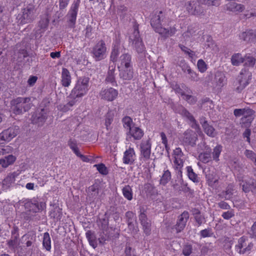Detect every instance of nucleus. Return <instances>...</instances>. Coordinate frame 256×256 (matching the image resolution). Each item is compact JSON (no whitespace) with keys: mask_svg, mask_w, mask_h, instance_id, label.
Returning <instances> with one entry per match:
<instances>
[{"mask_svg":"<svg viewBox=\"0 0 256 256\" xmlns=\"http://www.w3.org/2000/svg\"><path fill=\"white\" fill-rule=\"evenodd\" d=\"M90 89L89 78L81 77L78 79L70 94L72 100L67 104V106H73L76 102L77 98H80L88 93Z\"/></svg>","mask_w":256,"mask_h":256,"instance_id":"nucleus-1","label":"nucleus"},{"mask_svg":"<svg viewBox=\"0 0 256 256\" xmlns=\"http://www.w3.org/2000/svg\"><path fill=\"white\" fill-rule=\"evenodd\" d=\"M200 236L202 238L210 237L212 235L211 230L208 229H204L200 232Z\"/></svg>","mask_w":256,"mask_h":256,"instance_id":"nucleus-57","label":"nucleus"},{"mask_svg":"<svg viewBox=\"0 0 256 256\" xmlns=\"http://www.w3.org/2000/svg\"><path fill=\"white\" fill-rule=\"evenodd\" d=\"M144 132L140 128L133 126L127 132L128 136L132 138L135 140H140L144 136Z\"/></svg>","mask_w":256,"mask_h":256,"instance_id":"nucleus-19","label":"nucleus"},{"mask_svg":"<svg viewBox=\"0 0 256 256\" xmlns=\"http://www.w3.org/2000/svg\"><path fill=\"white\" fill-rule=\"evenodd\" d=\"M206 178L208 185L211 186H214L215 184L218 182V180L214 178H211L210 176H207Z\"/></svg>","mask_w":256,"mask_h":256,"instance_id":"nucleus-58","label":"nucleus"},{"mask_svg":"<svg viewBox=\"0 0 256 256\" xmlns=\"http://www.w3.org/2000/svg\"><path fill=\"white\" fill-rule=\"evenodd\" d=\"M119 55V50L118 47H114L110 54V60L112 62H116Z\"/></svg>","mask_w":256,"mask_h":256,"instance_id":"nucleus-51","label":"nucleus"},{"mask_svg":"<svg viewBox=\"0 0 256 256\" xmlns=\"http://www.w3.org/2000/svg\"><path fill=\"white\" fill-rule=\"evenodd\" d=\"M120 75L124 80H130L133 78L134 72L132 66L126 68H120Z\"/></svg>","mask_w":256,"mask_h":256,"instance_id":"nucleus-26","label":"nucleus"},{"mask_svg":"<svg viewBox=\"0 0 256 256\" xmlns=\"http://www.w3.org/2000/svg\"><path fill=\"white\" fill-rule=\"evenodd\" d=\"M60 82L64 87H68L72 83V76L69 70L63 68L61 72Z\"/></svg>","mask_w":256,"mask_h":256,"instance_id":"nucleus-17","label":"nucleus"},{"mask_svg":"<svg viewBox=\"0 0 256 256\" xmlns=\"http://www.w3.org/2000/svg\"><path fill=\"white\" fill-rule=\"evenodd\" d=\"M186 8L192 14H200L204 12L202 6L196 4L194 2H190L186 6Z\"/></svg>","mask_w":256,"mask_h":256,"instance_id":"nucleus-24","label":"nucleus"},{"mask_svg":"<svg viewBox=\"0 0 256 256\" xmlns=\"http://www.w3.org/2000/svg\"><path fill=\"white\" fill-rule=\"evenodd\" d=\"M140 212V214L139 216V218H140V222H142L144 221L148 220L144 212V210H141Z\"/></svg>","mask_w":256,"mask_h":256,"instance_id":"nucleus-63","label":"nucleus"},{"mask_svg":"<svg viewBox=\"0 0 256 256\" xmlns=\"http://www.w3.org/2000/svg\"><path fill=\"white\" fill-rule=\"evenodd\" d=\"M188 218L189 214L188 212H182L179 216L175 228L176 232H180L184 228Z\"/></svg>","mask_w":256,"mask_h":256,"instance_id":"nucleus-15","label":"nucleus"},{"mask_svg":"<svg viewBox=\"0 0 256 256\" xmlns=\"http://www.w3.org/2000/svg\"><path fill=\"white\" fill-rule=\"evenodd\" d=\"M240 38L248 42H256V30H248L242 32L240 35Z\"/></svg>","mask_w":256,"mask_h":256,"instance_id":"nucleus-18","label":"nucleus"},{"mask_svg":"<svg viewBox=\"0 0 256 256\" xmlns=\"http://www.w3.org/2000/svg\"><path fill=\"white\" fill-rule=\"evenodd\" d=\"M114 113L112 112H108L106 115L104 120V125L107 130H110L111 128V124L113 122Z\"/></svg>","mask_w":256,"mask_h":256,"instance_id":"nucleus-36","label":"nucleus"},{"mask_svg":"<svg viewBox=\"0 0 256 256\" xmlns=\"http://www.w3.org/2000/svg\"><path fill=\"white\" fill-rule=\"evenodd\" d=\"M181 50L184 52L186 54H188L190 57L192 58L194 56V52L188 49L186 47L184 46H180Z\"/></svg>","mask_w":256,"mask_h":256,"instance_id":"nucleus-55","label":"nucleus"},{"mask_svg":"<svg viewBox=\"0 0 256 256\" xmlns=\"http://www.w3.org/2000/svg\"><path fill=\"white\" fill-rule=\"evenodd\" d=\"M18 174L16 172H10L2 181V188L4 190L10 188L14 184Z\"/></svg>","mask_w":256,"mask_h":256,"instance_id":"nucleus-13","label":"nucleus"},{"mask_svg":"<svg viewBox=\"0 0 256 256\" xmlns=\"http://www.w3.org/2000/svg\"><path fill=\"white\" fill-rule=\"evenodd\" d=\"M252 74L246 69H242L238 77V83L236 84V90L240 92L250 83L252 79Z\"/></svg>","mask_w":256,"mask_h":256,"instance_id":"nucleus-5","label":"nucleus"},{"mask_svg":"<svg viewBox=\"0 0 256 256\" xmlns=\"http://www.w3.org/2000/svg\"><path fill=\"white\" fill-rule=\"evenodd\" d=\"M142 225V226L144 232L146 234H150V223L148 220H145L141 222Z\"/></svg>","mask_w":256,"mask_h":256,"instance_id":"nucleus-50","label":"nucleus"},{"mask_svg":"<svg viewBox=\"0 0 256 256\" xmlns=\"http://www.w3.org/2000/svg\"><path fill=\"white\" fill-rule=\"evenodd\" d=\"M218 206L224 210H228L230 208V206L224 202H221L218 204Z\"/></svg>","mask_w":256,"mask_h":256,"instance_id":"nucleus-64","label":"nucleus"},{"mask_svg":"<svg viewBox=\"0 0 256 256\" xmlns=\"http://www.w3.org/2000/svg\"><path fill=\"white\" fill-rule=\"evenodd\" d=\"M192 252V247L190 245H186L184 246L182 250V254L185 256H190Z\"/></svg>","mask_w":256,"mask_h":256,"instance_id":"nucleus-54","label":"nucleus"},{"mask_svg":"<svg viewBox=\"0 0 256 256\" xmlns=\"http://www.w3.org/2000/svg\"><path fill=\"white\" fill-rule=\"evenodd\" d=\"M122 122L123 124V126L125 128L130 130V128H132L133 122L132 119L130 116H126L122 118Z\"/></svg>","mask_w":256,"mask_h":256,"instance_id":"nucleus-40","label":"nucleus"},{"mask_svg":"<svg viewBox=\"0 0 256 256\" xmlns=\"http://www.w3.org/2000/svg\"><path fill=\"white\" fill-rule=\"evenodd\" d=\"M200 123L206 134L210 136L214 137L216 135V132L214 128L210 126L205 120H202Z\"/></svg>","mask_w":256,"mask_h":256,"instance_id":"nucleus-27","label":"nucleus"},{"mask_svg":"<svg viewBox=\"0 0 256 256\" xmlns=\"http://www.w3.org/2000/svg\"><path fill=\"white\" fill-rule=\"evenodd\" d=\"M48 110L44 108H42L41 112L36 114L34 118V122L38 124H42L47 119Z\"/></svg>","mask_w":256,"mask_h":256,"instance_id":"nucleus-28","label":"nucleus"},{"mask_svg":"<svg viewBox=\"0 0 256 256\" xmlns=\"http://www.w3.org/2000/svg\"><path fill=\"white\" fill-rule=\"evenodd\" d=\"M245 156L250 160L253 162L256 158V154L252 150H246L244 152Z\"/></svg>","mask_w":256,"mask_h":256,"instance_id":"nucleus-53","label":"nucleus"},{"mask_svg":"<svg viewBox=\"0 0 256 256\" xmlns=\"http://www.w3.org/2000/svg\"><path fill=\"white\" fill-rule=\"evenodd\" d=\"M38 78L36 76H31L28 80V83L30 86H33L36 82Z\"/></svg>","mask_w":256,"mask_h":256,"instance_id":"nucleus-62","label":"nucleus"},{"mask_svg":"<svg viewBox=\"0 0 256 256\" xmlns=\"http://www.w3.org/2000/svg\"><path fill=\"white\" fill-rule=\"evenodd\" d=\"M197 66L198 70L200 72H204L207 70V65L206 62L202 59L198 61Z\"/></svg>","mask_w":256,"mask_h":256,"instance_id":"nucleus-47","label":"nucleus"},{"mask_svg":"<svg viewBox=\"0 0 256 256\" xmlns=\"http://www.w3.org/2000/svg\"><path fill=\"white\" fill-rule=\"evenodd\" d=\"M11 110L16 114H20L28 111L32 106L31 98L18 97L10 102Z\"/></svg>","mask_w":256,"mask_h":256,"instance_id":"nucleus-2","label":"nucleus"},{"mask_svg":"<svg viewBox=\"0 0 256 256\" xmlns=\"http://www.w3.org/2000/svg\"><path fill=\"white\" fill-rule=\"evenodd\" d=\"M48 23L49 19L48 14H44L38 22V26L41 30H44L47 28Z\"/></svg>","mask_w":256,"mask_h":256,"instance_id":"nucleus-37","label":"nucleus"},{"mask_svg":"<svg viewBox=\"0 0 256 256\" xmlns=\"http://www.w3.org/2000/svg\"><path fill=\"white\" fill-rule=\"evenodd\" d=\"M244 58L241 54H234L231 57V63L234 66H238L244 62Z\"/></svg>","mask_w":256,"mask_h":256,"instance_id":"nucleus-30","label":"nucleus"},{"mask_svg":"<svg viewBox=\"0 0 256 256\" xmlns=\"http://www.w3.org/2000/svg\"><path fill=\"white\" fill-rule=\"evenodd\" d=\"M186 170L188 172V176L190 179L192 180L194 182H197V175L194 172L191 166H187Z\"/></svg>","mask_w":256,"mask_h":256,"instance_id":"nucleus-46","label":"nucleus"},{"mask_svg":"<svg viewBox=\"0 0 256 256\" xmlns=\"http://www.w3.org/2000/svg\"><path fill=\"white\" fill-rule=\"evenodd\" d=\"M25 207L30 212H36L44 210L46 207V204L43 202H28L25 204Z\"/></svg>","mask_w":256,"mask_h":256,"instance_id":"nucleus-16","label":"nucleus"},{"mask_svg":"<svg viewBox=\"0 0 256 256\" xmlns=\"http://www.w3.org/2000/svg\"><path fill=\"white\" fill-rule=\"evenodd\" d=\"M115 68H112L108 72V76L106 78V80L110 83L112 84L115 82V75H114Z\"/></svg>","mask_w":256,"mask_h":256,"instance_id":"nucleus-43","label":"nucleus"},{"mask_svg":"<svg viewBox=\"0 0 256 256\" xmlns=\"http://www.w3.org/2000/svg\"><path fill=\"white\" fill-rule=\"evenodd\" d=\"M151 25L154 29V30L165 38L172 36L175 34L176 30L175 28H170L168 30L161 26L160 17L159 16H155L151 19Z\"/></svg>","mask_w":256,"mask_h":256,"instance_id":"nucleus-3","label":"nucleus"},{"mask_svg":"<svg viewBox=\"0 0 256 256\" xmlns=\"http://www.w3.org/2000/svg\"><path fill=\"white\" fill-rule=\"evenodd\" d=\"M234 191V186L230 184L226 188V190L224 192H221L219 196L222 198L226 200H230L232 198Z\"/></svg>","mask_w":256,"mask_h":256,"instance_id":"nucleus-33","label":"nucleus"},{"mask_svg":"<svg viewBox=\"0 0 256 256\" xmlns=\"http://www.w3.org/2000/svg\"><path fill=\"white\" fill-rule=\"evenodd\" d=\"M118 94V91L112 88H106L102 89L100 96L103 100L112 102L116 98Z\"/></svg>","mask_w":256,"mask_h":256,"instance_id":"nucleus-10","label":"nucleus"},{"mask_svg":"<svg viewBox=\"0 0 256 256\" xmlns=\"http://www.w3.org/2000/svg\"><path fill=\"white\" fill-rule=\"evenodd\" d=\"M69 2L70 0H58L60 8L64 9L66 8L68 6Z\"/></svg>","mask_w":256,"mask_h":256,"instance_id":"nucleus-59","label":"nucleus"},{"mask_svg":"<svg viewBox=\"0 0 256 256\" xmlns=\"http://www.w3.org/2000/svg\"><path fill=\"white\" fill-rule=\"evenodd\" d=\"M78 6V2H74L71 6L68 14V24L70 27L72 28L75 24Z\"/></svg>","mask_w":256,"mask_h":256,"instance_id":"nucleus-11","label":"nucleus"},{"mask_svg":"<svg viewBox=\"0 0 256 256\" xmlns=\"http://www.w3.org/2000/svg\"><path fill=\"white\" fill-rule=\"evenodd\" d=\"M253 244L251 242L248 243L247 245L246 238L242 237L238 240V243L236 246V249L240 254H244L249 252Z\"/></svg>","mask_w":256,"mask_h":256,"instance_id":"nucleus-14","label":"nucleus"},{"mask_svg":"<svg viewBox=\"0 0 256 256\" xmlns=\"http://www.w3.org/2000/svg\"><path fill=\"white\" fill-rule=\"evenodd\" d=\"M185 142L190 144L193 146L196 144L197 140L195 134L192 130H187L185 134Z\"/></svg>","mask_w":256,"mask_h":256,"instance_id":"nucleus-31","label":"nucleus"},{"mask_svg":"<svg viewBox=\"0 0 256 256\" xmlns=\"http://www.w3.org/2000/svg\"><path fill=\"white\" fill-rule=\"evenodd\" d=\"M240 185L242 188L244 192H248L252 190L253 188L256 189V186H254V180L250 178H244L240 182Z\"/></svg>","mask_w":256,"mask_h":256,"instance_id":"nucleus-22","label":"nucleus"},{"mask_svg":"<svg viewBox=\"0 0 256 256\" xmlns=\"http://www.w3.org/2000/svg\"><path fill=\"white\" fill-rule=\"evenodd\" d=\"M234 216L232 211H227L222 214V216L226 220H228Z\"/></svg>","mask_w":256,"mask_h":256,"instance_id":"nucleus-60","label":"nucleus"},{"mask_svg":"<svg viewBox=\"0 0 256 256\" xmlns=\"http://www.w3.org/2000/svg\"><path fill=\"white\" fill-rule=\"evenodd\" d=\"M16 157L12 154H9L3 158H0V166L4 168L12 165L16 162Z\"/></svg>","mask_w":256,"mask_h":256,"instance_id":"nucleus-23","label":"nucleus"},{"mask_svg":"<svg viewBox=\"0 0 256 256\" xmlns=\"http://www.w3.org/2000/svg\"><path fill=\"white\" fill-rule=\"evenodd\" d=\"M13 148L10 146H6L0 148V156L10 154L13 151Z\"/></svg>","mask_w":256,"mask_h":256,"instance_id":"nucleus-49","label":"nucleus"},{"mask_svg":"<svg viewBox=\"0 0 256 256\" xmlns=\"http://www.w3.org/2000/svg\"><path fill=\"white\" fill-rule=\"evenodd\" d=\"M200 160L204 163H207L211 160L210 150L208 152L201 153L199 155Z\"/></svg>","mask_w":256,"mask_h":256,"instance_id":"nucleus-39","label":"nucleus"},{"mask_svg":"<svg viewBox=\"0 0 256 256\" xmlns=\"http://www.w3.org/2000/svg\"><path fill=\"white\" fill-rule=\"evenodd\" d=\"M130 40L134 45L136 51L142 53L144 50V46L140 38L139 32L136 27L134 29V32L130 36Z\"/></svg>","mask_w":256,"mask_h":256,"instance_id":"nucleus-9","label":"nucleus"},{"mask_svg":"<svg viewBox=\"0 0 256 256\" xmlns=\"http://www.w3.org/2000/svg\"><path fill=\"white\" fill-rule=\"evenodd\" d=\"M160 136L162 139V143L164 145L165 148L166 150H168V140L164 132H162L160 134Z\"/></svg>","mask_w":256,"mask_h":256,"instance_id":"nucleus-56","label":"nucleus"},{"mask_svg":"<svg viewBox=\"0 0 256 256\" xmlns=\"http://www.w3.org/2000/svg\"><path fill=\"white\" fill-rule=\"evenodd\" d=\"M151 153V144L149 141L143 142L140 146V160L146 162L149 160Z\"/></svg>","mask_w":256,"mask_h":256,"instance_id":"nucleus-12","label":"nucleus"},{"mask_svg":"<svg viewBox=\"0 0 256 256\" xmlns=\"http://www.w3.org/2000/svg\"><path fill=\"white\" fill-rule=\"evenodd\" d=\"M196 220L198 224H201L204 222V218L200 214H197L195 216Z\"/></svg>","mask_w":256,"mask_h":256,"instance_id":"nucleus-61","label":"nucleus"},{"mask_svg":"<svg viewBox=\"0 0 256 256\" xmlns=\"http://www.w3.org/2000/svg\"><path fill=\"white\" fill-rule=\"evenodd\" d=\"M136 154L133 148H129L124 153L123 162L125 164H132L135 160Z\"/></svg>","mask_w":256,"mask_h":256,"instance_id":"nucleus-21","label":"nucleus"},{"mask_svg":"<svg viewBox=\"0 0 256 256\" xmlns=\"http://www.w3.org/2000/svg\"><path fill=\"white\" fill-rule=\"evenodd\" d=\"M244 112L243 114V118H248V120L250 122L253 118L254 112L251 109H244Z\"/></svg>","mask_w":256,"mask_h":256,"instance_id":"nucleus-48","label":"nucleus"},{"mask_svg":"<svg viewBox=\"0 0 256 256\" xmlns=\"http://www.w3.org/2000/svg\"><path fill=\"white\" fill-rule=\"evenodd\" d=\"M122 193L124 197L128 200H131L133 198L132 190L129 185L125 186L122 189Z\"/></svg>","mask_w":256,"mask_h":256,"instance_id":"nucleus-34","label":"nucleus"},{"mask_svg":"<svg viewBox=\"0 0 256 256\" xmlns=\"http://www.w3.org/2000/svg\"><path fill=\"white\" fill-rule=\"evenodd\" d=\"M182 116L186 118L192 124V126L196 130L198 128V126L196 124V120L193 116L184 108L181 107L178 111Z\"/></svg>","mask_w":256,"mask_h":256,"instance_id":"nucleus-25","label":"nucleus"},{"mask_svg":"<svg viewBox=\"0 0 256 256\" xmlns=\"http://www.w3.org/2000/svg\"><path fill=\"white\" fill-rule=\"evenodd\" d=\"M93 57L96 61L101 60L106 56V48L103 40L99 41L92 48Z\"/></svg>","mask_w":256,"mask_h":256,"instance_id":"nucleus-8","label":"nucleus"},{"mask_svg":"<svg viewBox=\"0 0 256 256\" xmlns=\"http://www.w3.org/2000/svg\"><path fill=\"white\" fill-rule=\"evenodd\" d=\"M43 247L48 251H50L51 250V240L50 234L48 232H46L44 234L43 240H42Z\"/></svg>","mask_w":256,"mask_h":256,"instance_id":"nucleus-35","label":"nucleus"},{"mask_svg":"<svg viewBox=\"0 0 256 256\" xmlns=\"http://www.w3.org/2000/svg\"><path fill=\"white\" fill-rule=\"evenodd\" d=\"M172 160L174 168L180 171L184 166V163L185 161V157L181 148H176L173 150Z\"/></svg>","mask_w":256,"mask_h":256,"instance_id":"nucleus-7","label":"nucleus"},{"mask_svg":"<svg viewBox=\"0 0 256 256\" xmlns=\"http://www.w3.org/2000/svg\"><path fill=\"white\" fill-rule=\"evenodd\" d=\"M215 81L216 86L218 88L222 87L226 84V76L224 74L221 72H217L215 76Z\"/></svg>","mask_w":256,"mask_h":256,"instance_id":"nucleus-32","label":"nucleus"},{"mask_svg":"<svg viewBox=\"0 0 256 256\" xmlns=\"http://www.w3.org/2000/svg\"><path fill=\"white\" fill-rule=\"evenodd\" d=\"M36 16L34 6L29 4L22 10V14L18 16V20L21 24L30 23L33 21Z\"/></svg>","mask_w":256,"mask_h":256,"instance_id":"nucleus-4","label":"nucleus"},{"mask_svg":"<svg viewBox=\"0 0 256 256\" xmlns=\"http://www.w3.org/2000/svg\"><path fill=\"white\" fill-rule=\"evenodd\" d=\"M94 166H96L98 171L102 174H106L108 172L106 168L102 164H96Z\"/></svg>","mask_w":256,"mask_h":256,"instance_id":"nucleus-52","label":"nucleus"},{"mask_svg":"<svg viewBox=\"0 0 256 256\" xmlns=\"http://www.w3.org/2000/svg\"><path fill=\"white\" fill-rule=\"evenodd\" d=\"M244 64L246 66H253L256 63V59L250 56V54H246L244 56Z\"/></svg>","mask_w":256,"mask_h":256,"instance_id":"nucleus-41","label":"nucleus"},{"mask_svg":"<svg viewBox=\"0 0 256 256\" xmlns=\"http://www.w3.org/2000/svg\"><path fill=\"white\" fill-rule=\"evenodd\" d=\"M86 236L88 238L89 243L94 248H96L97 246L96 242L95 240V238L90 231H88L86 232Z\"/></svg>","mask_w":256,"mask_h":256,"instance_id":"nucleus-42","label":"nucleus"},{"mask_svg":"<svg viewBox=\"0 0 256 256\" xmlns=\"http://www.w3.org/2000/svg\"><path fill=\"white\" fill-rule=\"evenodd\" d=\"M171 174L168 170L164 171V172L160 179V184L163 185H166L170 180Z\"/></svg>","mask_w":256,"mask_h":256,"instance_id":"nucleus-38","label":"nucleus"},{"mask_svg":"<svg viewBox=\"0 0 256 256\" xmlns=\"http://www.w3.org/2000/svg\"><path fill=\"white\" fill-rule=\"evenodd\" d=\"M222 150V146L217 145L214 148L212 152V157L214 160L218 161V158Z\"/></svg>","mask_w":256,"mask_h":256,"instance_id":"nucleus-45","label":"nucleus"},{"mask_svg":"<svg viewBox=\"0 0 256 256\" xmlns=\"http://www.w3.org/2000/svg\"><path fill=\"white\" fill-rule=\"evenodd\" d=\"M226 6L228 10L235 12H242L244 9V5L234 2H229L226 4Z\"/></svg>","mask_w":256,"mask_h":256,"instance_id":"nucleus-29","label":"nucleus"},{"mask_svg":"<svg viewBox=\"0 0 256 256\" xmlns=\"http://www.w3.org/2000/svg\"><path fill=\"white\" fill-rule=\"evenodd\" d=\"M176 92L180 94L182 98L184 100L187 101L189 104H193L196 102V99L194 96L190 95L184 94V93L178 92V90H176Z\"/></svg>","mask_w":256,"mask_h":256,"instance_id":"nucleus-44","label":"nucleus"},{"mask_svg":"<svg viewBox=\"0 0 256 256\" xmlns=\"http://www.w3.org/2000/svg\"><path fill=\"white\" fill-rule=\"evenodd\" d=\"M19 133V128L14 126L3 130L0 134V146H2L6 142H9L15 138Z\"/></svg>","mask_w":256,"mask_h":256,"instance_id":"nucleus-6","label":"nucleus"},{"mask_svg":"<svg viewBox=\"0 0 256 256\" xmlns=\"http://www.w3.org/2000/svg\"><path fill=\"white\" fill-rule=\"evenodd\" d=\"M118 66V69L132 66L130 56L127 54H122L120 57Z\"/></svg>","mask_w":256,"mask_h":256,"instance_id":"nucleus-20","label":"nucleus"}]
</instances>
